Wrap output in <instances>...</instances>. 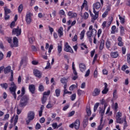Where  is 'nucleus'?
<instances>
[{"instance_id": "f257e3e1", "label": "nucleus", "mask_w": 130, "mask_h": 130, "mask_svg": "<svg viewBox=\"0 0 130 130\" xmlns=\"http://www.w3.org/2000/svg\"><path fill=\"white\" fill-rule=\"evenodd\" d=\"M97 36V30L95 28H93V25H90L89 27V30L86 32V36L90 43L93 42L92 37H94L93 43L96 44L97 43V40L96 37Z\"/></svg>"}, {"instance_id": "f03ea898", "label": "nucleus", "mask_w": 130, "mask_h": 130, "mask_svg": "<svg viewBox=\"0 0 130 130\" xmlns=\"http://www.w3.org/2000/svg\"><path fill=\"white\" fill-rule=\"evenodd\" d=\"M20 99V102L19 103L20 107H25L28 101H29V96L27 95H23V94L19 95L17 97V101H19Z\"/></svg>"}, {"instance_id": "7ed1b4c3", "label": "nucleus", "mask_w": 130, "mask_h": 130, "mask_svg": "<svg viewBox=\"0 0 130 130\" xmlns=\"http://www.w3.org/2000/svg\"><path fill=\"white\" fill-rule=\"evenodd\" d=\"M7 41L8 43H10L11 48L18 47L19 46V41H18V38L16 37L13 38V44L12 43V38H8Z\"/></svg>"}, {"instance_id": "20e7f679", "label": "nucleus", "mask_w": 130, "mask_h": 130, "mask_svg": "<svg viewBox=\"0 0 130 130\" xmlns=\"http://www.w3.org/2000/svg\"><path fill=\"white\" fill-rule=\"evenodd\" d=\"M10 85L11 86L9 88V90L11 94L13 95L15 100H16V99H17V94L16 93V91L17 90V85H16V84H15L14 82H12Z\"/></svg>"}, {"instance_id": "39448f33", "label": "nucleus", "mask_w": 130, "mask_h": 130, "mask_svg": "<svg viewBox=\"0 0 130 130\" xmlns=\"http://www.w3.org/2000/svg\"><path fill=\"white\" fill-rule=\"evenodd\" d=\"M27 120H26V124H29L30 122L35 118V112L33 111H29L27 113Z\"/></svg>"}, {"instance_id": "423d86ee", "label": "nucleus", "mask_w": 130, "mask_h": 130, "mask_svg": "<svg viewBox=\"0 0 130 130\" xmlns=\"http://www.w3.org/2000/svg\"><path fill=\"white\" fill-rule=\"evenodd\" d=\"M12 35H16V36H20L22 33V29L19 28V26L17 28H13L12 29Z\"/></svg>"}, {"instance_id": "0eeeda50", "label": "nucleus", "mask_w": 130, "mask_h": 130, "mask_svg": "<svg viewBox=\"0 0 130 130\" xmlns=\"http://www.w3.org/2000/svg\"><path fill=\"white\" fill-rule=\"evenodd\" d=\"M64 51L66 52H70V53H74V50L72 47L69 45V43L66 42L64 44Z\"/></svg>"}, {"instance_id": "6e6552de", "label": "nucleus", "mask_w": 130, "mask_h": 130, "mask_svg": "<svg viewBox=\"0 0 130 130\" xmlns=\"http://www.w3.org/2000/svg\"><path fill=\"white\" fill-rule=\"evenodd\" d=\"M4 74H7L9 73H11V78H14V72L12 70V67L11 66H7L6 68H4Z\"/></svg>"}, {"instance_id": "1a4fd4ad", "label": "nucleus", "mask_w": 130, "mask_h": 130, "mask_svg": "<svg viewBox=\"0 0 130 130\" xmlns=\"http://www.w3.org/2000/svg\"><path fill=\"white\" fill-rule=\"evenodd\" d=\"M33 74L35 77H37V78H39V79L42 77V72L38 70V69H34Z\"/></svg>"}, {"instance_id": "9d476101", "label": "nucleus", "mask_w": 130, "mask_h": 130, "mask_svg": "<svg viewBox=\"0 0 130 130\" xmlns=\"http://www.w3.org/2000/svg\"><path fill=\"white\" fill-rule=\"evenodd\" d=\"M25 21L26 24H27L28 25L31 24V22H32V19H31V12H28L26 13L25 16Z\"/></svg>"}, {"instance_id": "9b49d317", "label": "nucleus", "mask_w": 130, "mask_h": 130, "mask_svg": "<svg viewBox=\"0 0 130 130\" xmlns=\"http://www.w3.org/2000/svg\"><path fill=\"white\" fill-rule=\"evenodd\" d=\"M100 93H101V89H100V88H95L93 90L92 95L93 97H96L97 96H99V95H100Z\"/></svg>"}, {"instance_id": "f8f14e48", "label": "nucleus", "mask_w": 130, "mask_h": 130, "mask_svg": "<svg viewBox=\"0 0 130 130\" xmlns=\"http://www.w3.org/2000/svg\"><path fill=\"white\" fill-rule=\"evenodd\" d=\"M28 90L30 93H31V94H35V91L36 90L35 85L34 84L29 85Z\"/></svg>"}, {"instance_id": "ddd939ff", "label": "nucleus", "mask_w": 130, "mask_h": 130, "mask_svg": "<svg viewBox=\"0 0 130 130\" xmlns=\"http://www.w3.org/2000/svg\"><path fill=\"white\" fill-rule=\"evenodd\" d=\"M93 12L96 10L98 11L101 7V4L100 2H96V3L93 4Z\"/></svg>"}, {"instance_id": "4468645a", "label": "nucleus", "mask_w": 130, "mask_h": 130, "mask_svg": "<svg viewBox=\"0 0 130 130\" xmlns=\"http://www.w3.org/2000/svg\"><path fill=\"white\" fill-rule=\"evenodd\" d=\"M84 8H85L86 11H88L89 10V7H88V2H87V0H84L82 5L81 7V11H83Z\"/></svg>"}, {"instance_id": "2eb2a0df", "label": "nucleus", "mask_w": 130, "mask_h": 130, "mask_svg": "<svg viewBox=\"0 0 130 130\" xmlns=\"http://www.w3.org/2000/svg\"><path fill=\"white\" fill-rule=\"evenodd\" d=\"M93 12L94 14V15L92 17L91 21L94 23L95 20H97V19L98 18V16H99V11H96V10H94V11Z\"/></svg>"}, {"instance_id": "dca6fc26", "label": "nucleus", "mask_w": 130, "mask_h": 130, "mask_svg": "<svg viewBox=\"0 0 130 130\" xmlns=\"http://www.w3.org/2000/svg\"><path fill=\"white\" fill-rule=\"evenodd\" d=\"M104 89L102 91V94H106L109 91V89H108V84L106 82L104 83Z\"/></svg>"}, {"instance_id": "f3484780", "label": "nucleus", "mask_w": 130, "mask_h": 130, "mask_svg": "<svg viewBox=\"0 0 130 130\" xmlns=\"http://www.w3.org/2000/svg\"><path fill=\"white\" fill-rule=\"evenodd\" d=\"M126 116H124L123 118H116V122L117 123H120L122 124L123 123L124 120H125L126 119Z\"/></svg>"}, {"instance_id": "a211bd4d", "label": "nucleus", "mask_w": 130, "mask_h": 130, "mask_svg": "<svg viewBox=\"0 0 130 130\" xmlns=\"http://www.w3.org/2000/svg\"><path fill=\"white\" fill-rule=\"evenodd\" d=\"M60 82L61 83V84H63L64 85V87L66 88L68 84V78H66L65 77L61 78Z\"/></svg>"}, {"instance_id": "6ab92c4d", "label": "nucleus", "mask_w": 130, "mask_h": 130, "mask_svg": "<svg viewBox=\"0 0 130 130\" xmlns=\"http://www.w3.org/2000/svg\"><path fill=\"white\" fill-rule=\"evenodd\" d=\"M74 128L75 129H79L80 128V120L77 119L74 122Z\"/></svg>"}, {"instance_id": "aec40b11", "label": "nucleus", "mask_w": 130, "mask_h": 130, "mask_svg": "<svg viewBox=\"0 0 130 130\" xmlns=\"http://www.w3.org/2000/svg\"><path fill=\"white\" fill-rule=\"evenodd\" d=\"M89 118L88 117H85L83 121V125L84 128H86L88 125Z\"/></svg>"}, {"instance_id": "412c9836", "label": "nucleus", "mask_w": 130, "mask_h": 130, "mask_svg": "<svg viewBox=\"0 0 130 130\" xmlns=\"http://www.w3.org/2000/svg\"><path fill=\"white\" fill-rule=\"evenodd\" d=\"M68 15L69 17H70L71 19H73V18H76V17H77V13H73V11H69L68 13Z\"/></svg>"}, {"instance_id": "4be33fe9", "label": "nucleus", "mask_w": 130, "mask_h": 130, "mask_svg": "<svg viewBox=\"0 0 130 130\" xmlns=\"http://www.w3.org/2000/svg\"><path fill=\"white\" fill-rule=\"evenodd\" d=\"M112 108L114 110L115 113H116L118 110V104L115 103L114 105L112 106Z\"/></svg>"}, {"instance_id": "5701e85b", "label": "nucleus", "mask_w": 130, "mask_h": 130, "mask_svg": "<svg viewBox=\"0 0 130 130\" xmlns=\"http://www.w3.org/2000/svg\"><path fill=\"white\" fill-rule=\"evenodd\" d=\"M58 34L59 35V37H61L63 36V28L62 27H60L58 29Z\"/></svg>"}, {"instance_id": "b1692460", "label": "nucleus", "mask_w": 130, "mask_h": 130, "mask_svg": "<svg viewBox=\"0 0 130 130\" xmlns=\"http://www.w3.org/2000/svg\"><path fill=\"white\" fill-rule=\"evenodd\" d=\"M110 55L112 58H116L117 57H118V52H112L111 53Z\"/></svg>"}, {"instance_id": "393cba45", "label": "nucleus", "mask_w": 130, "mask_h": 130, "mask_svg": "<svg viewBox=\"0 0 130 130\" xmlns=\"http://www.w3.org/2000/svg\"><path fill=\"white\" fill-rule=\"evenodd\" d=\"M79 67L81 72H84V71L86 70V65L84 63H80L79 65Z\"/></svg>"}, {"instance_id": "a878e982", "label": "nucleus", "mask_w": 130, "mask_h": 130, "mask_svg": "<svg viewBox=\"0 0 130 130\" xmlns=\"http://www.w3.org/2000/svg\"><path fill=\"white\" fill-rule=\"evenodd\" d=\"M120 33L121 36H123V35H124V27L122 26H120Z\"/></svg>"}, {"instance_id": "bb28decb", "label": "nucleus", "mask_w": 130, "mask_h": 130, "mask_svg": "<svg viewBox=\"0 0 130 130\" xmlns=\"http://www.w3.org/2000/svg\"><path fill=\"white\" fill-rule=\"evenodd\" d=\"M0 86H1L2 88L3 89H5V90H7L8 89V83H2L0 84Z\"/></svg>"}, {"instance_id": "cd10ccee", "label": "nucleus", "mask_w": 130, "mask_h": 130, "mask_svg": "<svg viewBox=\"0 0 130 130\" xmlns=\"http://www.w3.org/2000/svg\"><path fill=\"white\" fill-rule=\"evenodd\" d=\"M59 15L60 18H62V16H66V12H64V11L63 10H60L59 11Z\"/></svg>"}, {"instance_id": "c85d7f7f", "label": "nucleus", "mask_w": 130, "mask_h": 130, "mask_svg": "<svg viewBox=\"0 0 130 130\" xmlns=\"http://www.w3.org/2000/svg\"><path fill=\"white\" fill-rule=\"evenodd\" d=\"M106 46L108 49H109V48H110V47L111 46V43L110 42L109 40L106 41Z\"/></svg>"}, {"instance_id": "c756f323", "label": "nucleus", "mask_w": 130, "mask_h": 130, "mask_svg": "<svg viewBox=\"0 0 130 130\" xmlns=\"http://www.w3.org/2000/svg\"><path fill=\"white\" fill-rule=\"evenodd\" d=\"M113 97L114 99H117V91L116 89L114 90L113 92Z\"/></svg>"}, {"instance_id": "7c9ffc66", "label": "nucleus", "mask_w": 130, "mask_h": 130, "mask_svg": "<svg viewBox=\"0 0 130 130\" xmlns=\"http://www.w3.org/2000/svg\"><path fill=\"white\" fill-rule=\"evenodd\" d=\"M85 30L83 29L80 33V40H83L84 39V37L85 36Z\"/></svg>"}, {"instance_id": "2f4dec72", "label": "nucleus", "mask_w": 130, "mask_h": 130, "mask_svg": "<svg viewBox=\"0 0 130 130\" xmlns=\"http://www.w3.org/2000/svg\"><path fill=\"white\" fill-rule=\"evenodd\" d=\"M99 103H96L95 104L94 107H93V111L94 112H96L97 109H98V107H99Z\"/></svg>"}, {"instance_id": "473e14b6", "label": "nucleus", "mask_w": 130, "mask_h": 130, "mask_svg": "<svg viewBox=\"0 0 130 130\" xmlns=\"http://www.w3.org/2000/svg\"><path fill=\"white\" fill-rule=\"evenodd\" d=\"M104 41H102L100 45V50H103L104 48Z\"/></svg>"}, {"instance_id": "72a5a7b5", "label": "nucleus", "mask_w": 130, "mask_h": 130, "mask_svg": "<svg viewBox=\"0 0 130 130\" xmlns=\"http://www.w3.org/2000/svg\"><path fill=\"white\" fill-rule=\"evenodd\" d=\"M55 92L56 97H59V96H60V89H56L55 90Z\"/></svg>"}, {"instance_id": "f704fd0d", "label": "nucleus", "mask_w": 130, "mask_h": 130, "mask_svg": "<svg viewBox=\"0 0 130 130\" xmlns=\"http://www.w3.org/2000/svg\"><path fill=\"white\" fill-rule=\"evenodd\" d=\"M53 106V104H51V102L49 101L46 106V108L48 109H50V108H52Z\"/></svg>"}, {"instance_id": "c9c22d12", "label": "nucleus", "mask_w": 130, "mask_h": 130, "mask_svg": "<svg viewBox=\"0 0 130 130\" xmlns=\"http://www.w3.org/2000/svg\"><path fill=\"white\" fill-rule=\"evenodd\" d=\"M39 92H43L44 91V86L42 84H40L39 86Z\"/></svg>"}, {"instance_id": "e433bc0d", "label": "nucleus", "mask_w": 130, "mask_h": 130, "mask_svg": "<svg viewBox=\"0 0 130 130\" xmlns=\"http://www.w3.org/2000/svg\"><path fill=\"white\" fill-rule=\"evenodd\" d=\"M63 88H64V93H63V96H64L66 94H72V91H68V90L67 89V87H65L64 86H63Z\"/></svg>"}, {"instance_id": "4c0bfd02", "label": "nucleus", "mask_w": 130, "mask_h": 130, "mask_svg": "<svg viewBox=\"0 0 130 130\" xmlns=\"http://www.w3.org/2000/svg\"><path fill=\"white\" fill-rule=\"evenodd\" d=\"M18 13L21 14L22 13V11H23V4H20L18 8Z\"/></svg>"}, {"instance_id": "58836bf2", "label": "nucleus", "mask_w": 130, "mask_h": 130, "mask_svg": "<svg viewBox=\"0 0 130 130\" xmlns=\"http://www.w3.org/2000/svg\"><path fill=\"white\" fill-rule=\"evenodd\" d=\"M86 113L88 116H91V114H92V112H91V109L90 108H86Z\"/></svg>"}, {"instance_id": "ea45409f", "label": "nucleus", "mask_w": 130, "mask_h": 130, "mask_svg": "<svg viewBox=\"0 0 130 130\" xmlns=\"http://www.w3.org/2000/svg\"><path fill=\"white\" fill-rule=\"evenodd\" d=\"M51 66H50V63L49 61H48L46 64V67H45V70H51Z\"/></svg>"}, {"instance_id": "a19ab883", "label": "nucleus", "mask_w": 130, "mask_h": 130, "mask_svg": "<svg viewBox=\"0 0 130 130\" xmlns=\"http://www.w3.org/2000/svg\"><path fill=\"white\" fill-rule=\"evenodd\" d=\"M28 41L30 44H33L34 41H35V38L34 37H30L28 39Z\"/></svg>"}, {"instance_id": "79ce46f5", "label": "nucleus", "mask_w": 130, "mask_h": 130, "mask_svg": "<svg viewBox=\"0 0 130 130\" xmlns=\"http://www.w3.org/2000/svg\"><path fill=\"white\" fill-rule=\"evenodd\" d=\"M100 113H101V117H104V113H105V109H101L100 110Z\"/></svg>"}, {"instance_id": "37998d69", "label": "nucleus", "mask_w": 130, "mask_h": 130, "mask_svg": "<svg viewBox=\"0 0 130 130\" xmlns=\"http://www.w3.org/2000/svg\"><path fill=\"white\" fill-rule=\"evenodd\" d=\"M4 11H5V14H11V10L9 9V8H4Z\"/></svg>"}, {"instance_id": "c03bdc74", "label": "nucleus", "mask_w": 130, "mask_h": 130, "mask_svg": "<svg viewBox=\"0 0 130 130\" xmlns=\"http://www.w3.org/2000/svg\"><path fill=\"white\" fill-rule=\"evenodd\" d=\"M119 19L120 21L121 24H124L125 19L124 18H122V17L120 16V15H118Z\"/></svg>"}, {"instance_id": "a18cd8bd", "label": "nucleus", "mask_w": 130, "mask_h": 130, "mask_svg": "<svg viewBox=\"0 0 130 130\" xmlns=\"http://www.w3.org/2000/svg\"><path fill=\"white\" fill-rule=\"evenodd\" d=\"M93 77L95 79L98 78V71H97V69H95L93 72Z\"/></svg>"}, {"instance_id": "49530a36", "label": "nucleus", "mask_w": 130, "mask_h": 130, "mask_svg": "<svg viewBox=\"0 0 130 130\" xmlns=\"http://www.w3.org/2000/svg\"><path fill=\"white\" fill-rule=\"evenodd\" d=\"M57 50L58 53H61V51H62V46L58 45L57 47Z\"/></svg>"}, {"instance_id": "de8ad7c7", "label": "nucleus", "mask_w": 130, "mask_h": 130, "mask_svg": "<svg viewBox=\"0 0 130 130\" xmlns=\"http://www.w3.org/2000/svg\"><path fill=\"white\" fill-rule=\"evenodd\" d=\"M26 59H27V57H22L21 61H20L19 66H22L24 61H25V60H26Z\"/></svg>"}, {"instance_id": "09e8293b", "label": "nucleus", "mask_w": 130, "mask_h": 130, "mask_svg": "<svg viewBox=\"0 0 130 130\" xmlns=\"http://www.w3.org/2000/svg\"><path fill=\"white\" fill-rule=\"evenodd\" d=\"M84 48H86V49H88V47L87 46V45H84V43H82L81 44V49L82 50H84Z\"/></svg>"}, {"instance_id": "8fccbe9b", "label": "nucleus", "mask_w": 130, "mask_h": 130, "mask_svg": "<svg viewBox=\"0 0 130 130\" xmlns=\"http://www.w3.org/2000/svg\"><path fill=\"white\" fill-rule=\"evenodd\" d=\"M47 100V98L45 96H43L42 99V104H45V103L46 102V100Z\"/></svg>"}, {"instance_id": "3c124183", "label": "nucleus", "mask_w": 130, "mask_h": 130, "mask_svg": "<svg viewBox=\"0 0 130 130\" xmlns=\"http://www.w3.org/2000/svg\"><path fill=\"white\" fill-rule=\"evenodd\" d=\"M18 119H19V116L17 115L14 119V125H16V124H17V122H18Z\"/></svg>"}, {"instance_id": "603ef678", "label": "nucleus", "mask_w": 130, "mask_h": 130, "mask_svg": "<svg viewBox=\"0 0 130 130\" xmlns=\"http://www.w3.org/2000/svg\"><path fill=\"white\" fill-rule=\"evenodd\" d=\"M25 93H26V89L25 88V87L23 86L21 88V94L23 95H25Z\"/></svg>"}, {"instance_id": "864d4df0", "label": "nucleus", "mask_w": 130, "mask_h": 130, "mask_svg": "<svg viewBox=\"0 0 130 130\" xmlns=\"http://www.w3.org/2000/svg\"><path fill=\"white\" fill-rule=\"evenodd\" d=\"M112 31H111V33L112 34H114L115 33V29H116V26L115 25H113L112 26Z\"/></svg>"}, {"instance_id": "5fc2aeb1", "label": "nucleus", "mask_w": 130, "mask_h": 130, "mask_svg": "<svg viewBox=\"0 0 130 130\" xmlns=\"http://www.w3.org/2000/svg\"><path fill=\"white\" fill-rule=\"evenodd\" d=\"M83 18L85 20H87V19L89 18V14L87 12L84 13L83 14Z\"/></svg>"}, {"instance_id": "6e6d98bb", "label": "nucleus", "mask_w": 130, "mask_h": 130, "mask_svg": "<svg viewBox=\"0 0 130 130\" xmlns=\"http://www.w3.org/2000/svg\"><path fill=\"white\" fill-rule=\"evenodd\" d=\"M74 89H76V85L75 84L71 85L69 87V90L70 91H74Z\"/></svg>"}, {"instance_id": "4d7b16f0", "label": "nucleus", "mask_w": 130, "mask_h": 130, "mask_svg": "<svg viewBox=\"0 0 130 130\" xmlns=\"http://www.w3.org/2000/svg\"><path fill=\"white\" fill-rule=\"evenodd\" d=\"M116 118H120L121 117V116H122V113H121V112H118L116 115Z\"/></svg>"}, {"instance_id": "13d9d810", "label": "nucleus", "mask_w": 130, "mask_h": 130, "mask_svg": "<svg viewBox=\"0 0 130 130\" xmlns=\"http://www.w3.org/2000/svg\"><path fill=\"white\" fill-rule=\"evenodd\" d=\"M50 95V90H48L47 91H45L43 93V96H48Z\"/></svg>"}, {"instance_id": "bf43d9fd", "label": "nucleus", "mask_w": 130, "mask_h": 130, "mask_svg": "<svg viewBox=\"0 0 130 130\" xmlns=\"http://www.w3.org/2000/svg\"><path fill=\"white\" fill-rule=\"evenodd\" d=\"M107 15H108V11L107 10L102 14V18H106Z\"/></svg>"}, {"instance_id": "052dcab7", "label": "nucleus", "mask_w": 130, "mask_h": 130, "mask_svg": "<svg viewBox=\"0 0 130 130\" xmlns=\"http://www.w3.org/2000/svg\"><path fill=\"white\" fill-rule=\"evenodd\" d=\"M76 93L73 94L71 95V100H72V101H75V99H76Z\"/></svg>"}, {"instance_id": "680f3d73", "label": "nucleus", "mask_w": 130, "mask_h": 130, "mask_svg": "<svg viewBox=\"0 0 130 130\" xmlns=\"http://www.w3.org/2000/svg\"><path fill=\"white\" fill-rule=\"evenodd\" d=\"M15 23H16V22L14 21L11 23L10 28H11V29H13V28H14V27H15V26H16Z\"/></svg>"}, {"instance_id": "e2e57ef3", "label": "nucleus", "mask_w": 130, "mask_h": 130, "mask_svg": "<svg viewBox=\"0 0 130 130\" xmlns=\"http://www.w3.org/2000/svg\"><path fill=\"white\" fill-rule=\"evenodd\" d=\"M83 93H84V91L81 90V89H78L77 90V93L78 96H81V95H82V94H83Z\"/></svg>"}, {"instance_id": "0e129e2a", "label": "nucleus", "mask_w": 130, "mask_h": 130, "mask_svg": "<svg viewBox=\"0 0 130 130\" xmlns=\"http://www.w3.org/2000/svg\"><path fill=\"white\" fill-rule=\"evenodd\" d=\"M53 49V45H50L49 47L48 52L49 54L51 53V50Z\"/></svg>"}, {"instance_id": "69168bd1", "label": "nucleus", "mask_w": 130, "mask_h": 130, "mask_svg": "<svg viewBox=\"0 0 130 130\" xmlns=\"http://www.w3.org/2000/svg\"><path fill=\"white\" fill-rule=\"evenodd\" d=\"M41 128V125L39 123H37L36 125V129H40Z\"/></svg>"}, {"instance_id": "338daca9", "label": "nucleus", "mask_w": 130, "mask_h": 130, "mask_svg": "<svg viewBox=\"0 0 130 130\" xmlns=\"http://www.w3.org/2000/svg\"><path fill=\"white\" fill-rule=\"evenodd\" d=\"M126 69H128V67H127V66L126 65H123V66L122 67L121 70L122 71L124 72V71H125Z\"/></svg>"}, {"instance_id": "774afa93", "label": "nucleus", "mask_w": 130, "mask_h": 130, "mask_svg": "<svg viewBox=\"0 0 130 130\" xmlns=\"http://www.w3.org/2000/svg\"><path fill=\"white\" fill-rule=\"evenodd\" d=\"M127 61L129 64H130V54L127 55Z\"/></svg>"}]
</instances>
